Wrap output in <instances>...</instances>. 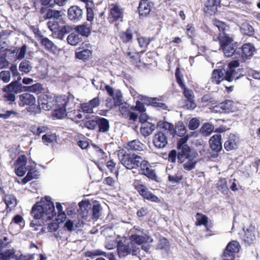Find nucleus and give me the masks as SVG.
Segmentation results:
<instances>
[{"label": "nucleus", "mask_w": 260, "mask_h": 260, "mask_svg": "<svg viewBox=\"0 0 260 260\" xmlns=\"http://www.w3.org/2000/svg\"><path fill=\"white\" fill-rule=\"evenodd\" d=\"M124 54L127 59L132 63L135 64L139 61V57L138 53L135 51H126Z\"/></svg>", "instance_id": "c9c22d12"}, {"label": "nucleus", "mask_w": 260, "mask_h": 260, "mask_svg": "<svg viewBox=\"0 0 260 260\" xmlns=\"http://www.w3.org/2000/svg\"><path fill=\"white\" fill-rule=\"evenodd\" d=\"M214 130V126L209 123H206L203 124L201 129V132L205 136L210 135Z\"/></svg>", "instance_id": "ea45409f"}, {"label": "nucleus", "mask_w": 260, "mask_h": 260, "mask_svg": "<svg viewBox=\"0 0 260 260\" xmlns=\"http://www.w3.org/2000/svg\"><path fill=\"white\" fill-rule=\"evenodd\" d=\"M213 24L215 29H218L219 32L217 38L224 55L228 57L232 56L236 51V46L233 43V40L224 32L226 25L223 22L216 20H213Z\"/></svg>", "instance_id": "7ed1b4c3"}, {"label": "nucleus", "mask_w": 260, "mask_h": 260, "mask_svg": "<svg viewBox=\"0 0 260 260\" xmlns=\"http://www.w3.org/2000/svg\"><path fill=\"white\" fill-rule=\"evenodd\" d=\"M217 187L222 193L226 194L228 191V188L226 185L225 179H220L217 183Z\"/></svg>", "instance_id": "79ce46f5"}, {"label": "nucleus", "mask_w": 260, "mask_h": 260, "mask_svg": "<svg viewBox=\"0 0 260 260\" xmlns=\"http://www.w3.org/2000/svg\"><path fill=\"white\" fill-rule=\"evenodd\" d=\"M27 158L25 155H20L15 162V173L20 177L25 175L26 171H28L26 176L22 179L23 184L26 183L32 179L37 177L38 172L34 169L33 166H27Z\"/></svg>", "instance_id": "39448f33"}, {"label": "nucleus", "mask_w": 260, "mask_h": 260, "mask_svg": "<svg viewBox=\"0 0 260 260\" xmlns=\"http://www.w3.org/2000/svg\"><path fill=\"white\" fill-rule=\"evenodd\" d=\"M220 0H208L205 4L204 12L209 15H214L217 11Z\"/></svg>", "instance_id": "f3484780"}, {"label": "nucleus", "mask_w": 260, "mask_h": 260, "mask_svg": "<svg viewBox=\"0 0 260 260\" xmlns=\"http://www.w3.org/2000/svg\"><path fill=\"white\" fill-rule=\"evenodd\" d=\"M112 97L114 100V104L115 106H117L123 103L122 94L120 90H115L114 94Z\"/></svg>", "instance_id": "37998d69"}, {"label": "nucleus", "mask_w": 260, "mask_h": 260, "mask_svg": "<svg viewBox=\"0 0 260 260\" xmlns=\"http://www.w3.org/2000/svg\"><path fill=\"white\" fill-rule=\"evenodd\" d=\"M177 158L178 162L182 164L183 169L187 171L194 169L198 162L189 147L184 146L183 150L179 152Z\"/></svg>", "instance_id": "423d86ee"}, {"label": "nucleus", "mask_w": 260, "mask_h": 260, "mask_svg": "<svg viewBox=\"0 0 260 260\" xmlns=\"http://www.w3.org/2000/svg\"><path fill=\"white\" fill-rule=\"evenodd\" d=\"M54 205L51 198L45 197L38 202L32 207L31 214L36 219L43 218L44 219H53L54 213Z\"/></svg>", "instance_id": "f03ea898"}, {"label": "nucleus", "mask_w": 260, "mask_h": 260, "mask_svg": "<svg viewBox=\"0 0 260 260\" xmlns=\"http://www.w3.org/2000/svg\"><path fill=\"white\" fill-rule=\"evenodd\" d=\"M107 243L106 244V247L108 249H112L115 247H117L120 244V243H118L116 240H111L110 241H108L107 239Z\"/></svg>", "instance_id": "052dcab7"}, {"label": "nucleus", "mask_w": 260, "mask_h": 260, "mask_svg": "<svg viewBox=\"0 0 260 260\" xmlns=\"http://www.w3.org/2000/svg\"><path fill=\"white\" fill-rule=\"evenodd\" d=\"M197 222L196 224L198 226L204 225H206L208 222V218L205 215L197 213Z\"/></svg>", "instance_id": "3c124183"}, {"label": "nucleus", "mask_w": 260, "mask_h": 260, "mask_svg": "<svg viewBox=\"0 0 260 260\" xmlns=\"http://www.w3.org/2000/svg\"><path fill=\"white\" fill-rule=\"evenodd\" d=\"M71 30V28L68 25H64L63 26H60V28L58 31L57 37L60 39H62L64 35L69 33Z\"/></svg>", "instance_id": "de8ad7c7"}, {"label": "nucleus", "mask_w": 260, "mask_h": 260, "mask_svg": "<svg viewBox=\"0 0 260 260\" xmlns=\"http://www.w3.org/2000/svg\"><path fill=\"white\" fill-rule=\"evenodd\" d=\"M75 30L83 36L88 37L90 34V26L87 24L78 25L75 27Z\"/></svg>", "instance_id": "72a5a7b5"}, {"label": "nucleus", "mask_w": 260, "mask_h": 260, "mask_svg": "<svg viewBox=\"0 0 260 260\" xmlns=\"http://www.w3.org/2000/svg\"><path fill=\"white\" fill-rule=\"evenodd\" d=\"M123 16V10L117 5H114L110 10V16L114 21H122Z\"/></svg>", "instance_id": "b1692460"}, {"label": "nucleus", "mask_w": 260, "mask_h": 260, "mask_svg": "<svg viewBox=\"0 0 260 260\" xmlns=\"http://www.w3.org/2000/svg\"><path fill=\"white\" fill-rule=\"evenodd\" d=\"M97 126H98L99 133H107L110 129L109 121L105 118L98 117Z\"/></svg>", "instance_id": "4be33fe9"}, {"label": "nucleus", "mask_w": 260, "mask_h": 260, "mask_svg": "<svg viewBox=\"0 0 260 260\" xmlns=\"http://www.w3.org/2000/svg\"><path fill=\"white\" fill-rule=\"evenodd\" d=\"M19 98L24 105L32 106L36 103V98L34 95L28 93H24L21 94Z\"/></svg>", "instance_id": "393cba45"}, {"label": "nucleus", "mask_w": 260, "mask_h": 260, "mask_svg": "<svg viewBox=\"0 0 260 260\" xmlns=\"http://www.w3.org/2000/svg\"><path fill=\"white\" fill-rule=\"evenodd\" d=\"M200 125V121L196 118H193L190 120L188 127L191 130L196 129Z\"/></svg>", "instance_id": "4d7b16f0"}, {"label": "nucleus", "mask_w": 260, "mask_h": 260, "mask_svg": "<svg viewBox=\"0 0 260 260\" xmlns=\"http://www.w3.org/2000/svg\"><path fill=\"white\" fill-rule=\"evenodd\" d=\"M64 227L68 231L71 232L75 230V224L73 221L69 219L66 222Z\"/></svg>", "instance_id": "69168bd1"}, {"label": "nucleus", "mask_w": 260, "mask_h": 260, "mask_svg": "<svg viewBox=\"0 0 260 260\" xmlns=\"http://www.w3.org/2000/svg\"><path fill=\"white\" fill-rule=\"evenodd\" d=\"M40 41L42 45L50 51H55L57 49L54 44L47 38L40 36Z\"/></svg>", "instance_id": "7c9ffc66"}, {"label": "nucleus", "mask_w": 260, "mask_h": 260, "mask_svg": "<svg viewBox=\"0 0 260 260\" xmlns=\"http://www.w3.org/2000/svg\"><path fill=\"white\" fill-rule=\"evenodd\" d=\"M240 248V244L236 241L229 243L222 253L223 260H233L234 254L239 252Z\"/></svg>", "instance_id": "9d476101"}, {"label": "nucleus", "mask_w": 260, "mask_h": 260, "mask_svg": "<svg viewBox=\"0 0 260 260\" xmlns=\"http://www.w3.org/2000/svg\"><path fill=\"white\" fill-rule=\"evenodd\" d=\"M55 103V109L53 114L54 117L60 119L66 116L76 123L83 119L84 114L82 113V111L75 110V103L73 100H70L68 96H57Z\"/></svg>", "instance_id": "f257e3e1"}, {"label": "nucleus", "mask_w": 260, "mask_h": 260, "mask_svg": "<svg viewBox=\"0 0 260 260\" xmlns=\"http://www.w3.org/2000/svg\"><path fill=\"white\" fill-rule=\"evenodd\" d=\"M91 54V51L87 49L78 48L76 52V58L82 60L87 59Z\"/></svg>", "instance_id": "c756f323"}, {"label": "nucleus", "mask_w": 260, "mask_h": 260, "mask_svg": "<svg viewBox=\"0 0 260 260\" xmlns=\"http://www.w3.org/2000/svg\"><path fill=\"white\" fill-rule=\"evenodd\" d=\"M241 50V58L243 61H245L252 56L255 48L251 44L247 43L242 46Z\"/></svg>", "instance_id": "a211bd4d"}, {"label": "nucleus", "mask_w": 260, "mask_h": 260, "mask_svg": "<svg viewBox=\"0 0 260 260\" xmlns=\"http://www.w3.org/2000/svg\"><path fill=\"white\" fill-rule=\"evenodd\" d=\"M60 16V12L59 11L49 9L44 17L45 19L57 18Z\"/></svg>", "instance_id": "49530a36"}, {"label": "nucleus", "mask_w": 260, "mask_h": 260, "mask_svg": "<svg viewBox=\"0 0 260 260\" xmlns=\"http://www.w3.org/2000/svg\"><path fill=\"white\" fill-rule=\"evenodd\" d=\"M119 111L122 115H127L129 113L131 107L128 104L123 102L121 104H119L118 106Z\"/></svg>", "instance_id": "09e8293b"}, {"label": "nucleus", "mask_w": 260, "mask_h": 260, "mask_svg": "<svg viewBox=\"0 0 260 260\" xmlns=\"http://www.w3.org/2000/svg\"><path fill=\"white\" fill-rule=\"evenodd\" d=\"M27 46L24 44L19 49V51L17 54L16 58L18 60H21L25 57V55L26 52Z\"/></svg>", "instance_id": "5fc2aeb1"}, {"label": "nucleus", "mask_w": 260, "mask_h": 260, "mask_svg": "<svg viewBox=\"0 0 260 260\" xmlns=\"http://www.w3.org/2000/svg\"><path fill=\"white\" fill-rule=\"evenodd\" d=\"M69 19L74 22H78L81 19L83 16L82 10L79 7L74 6L68 10Z\"/></svg>", "instance_id": "2eb2a0df"}, {"label": "nucleus", "mask_w": 260, "mask_h": 260, "mask_svg": "<svg viewBox=\"0 0 260 260\" xmlns=\"http://www.w3.org/2000/svg\"><path fill=\"white\" fill-rule=\"evenodd\" d=\"M133 186L144 199L154 202H159V198L149 191L148 188L145 185L140 183L139 180H135Z\"/></svg>", "instance_id": "1a4fd4ad"}, {"label": "nucleus", "mask_w": 260, "mask_h": 260, "mask_svg": "<svg viewBox=\"0 0 260 260\" xmlns=\"http://www.w3.org/2000/svg\"><path fill=\"white\" fill-rule=\"evenodd\" d=\"M3 257L5 260L13 259L14 260H22L18 254H16L14 249H10L7 250L3 254Z\"/></svg>", "instance_id": "f704fd0d"}, {"label": "nucleus", "mask_w": 260, "mask_h": 260, "mask_svg": "<svg viewBox=\"0 0 260 260\" xmlns=\"http://www.w3.org/2000/svg\"><path fill=\"white\" fill-rule=\"evenodd\" d=\"M168 137L166 134L159 131L155 133L153 137V144L158 149H162L168 144Z\"/></svg>", "instance_id": "f8f14e48"}, {"label": "nucleus", "mask_w": 260, "mask_h": 260, "mask_svg": "<svg viewBox=\"0 0 260 260\" xmlns=\"http://www.w3.org/2000/svg\"><path fill=\"white\" fill-rule=\"evenodd\" d=\"M157 126L160 128L167 130L172 133L174 131V126L172 124L164 121H159L157 123Z\"/></svg>", "instance_id": "c03bdc74"}, {"label": "nucleus", "mask_w": 260, "mask_h": 260, "mask_svg": "<svg viewBox=\"0 0 260 260\" xmlns=\"http://www.w3.org/2000/svg\"><path fill=\"white\" fill-rule=\"evenodd\" d=\"M140 15L146 16L148 14L151 10V7L147 0H141L138 8Z\"/></svg>", "instance_id": "bb28decb"}, {"label": "nucleus", "mask_w": 260, "mask_h": 260, "mask_svg": "<svg viewBox=\"0 0 260 260\" xmlns=\"http://www.w3.org/2000/svg\"><path fill=\"white\" fill-rule=\"evenodd\" d=\"M241 31L242 34L248 36H252L254 34V29L250 24L243 23L241 27Z\"/></svg>", "instance_id": "a19ab883"}, {"label": "nucleus", "mask_w": 260, "mask_h": 260, "mask_svg": "<svg viewBox=\"0 0 260 260\" xmlns=\"http://www.w3.org/2000/svg\"><path fill=\"white\" fill-rule=\"evenodd\" d=\"M47 26L50 30L54 33L58 32L60 28L58 22L55 19L49 20L47 22Z\"/></svg>", "instance_id": "a18cd8bd"}, {"label": "nucleus", "mask_w": 260, "mask_h": 260, "mask_svg": "<svg viewBox=\"0 0 260 260\" xmlns=\"http://www.w3.org/2000/svg\"><path fill=\"white\" fill-rule=\"evenodd\" d=\"M5 92V94L4 95V98L5 99L10 102H13L15 101V94L10 92V91H4Z\"/></svg>", "instance_id": "13d9d810"}, {"label": "nucleus", "mask_w": 260, "mask_h": 260, "mask_svg": "<svg viewBox=\"0 0 260 260\" xmlns=\"http://www.w3.org/2000/svg\"><path fill=\"white\" fill-rule=\"evenodd\" d=\"M157 249L160 250L162 254H168L170 249V244L165 238H160L157 245Z\"/></svg>", "instance_id": "c85d7f7f"}, {"label": "nucleus", "mask_w": 260, "mask_h": 260, "mask_svg": "<svg viewBox=\"0 0 260 260\" xmlns=\"http://www.w3.org/2000/svg\"><path fill=\"white\" fill-rule=\"evenodd\" d=\"M16 114L17 112L13 110H8L3 113H0V118L6 119L9 118L12 115H16Z\"/></svg>", "instance_id": "0e129e2a"}, {"label": "nucleus", "mask_w": 260, "mask_h": 260, "mask_svg": "<svg viewBox=\"0 0 260 260\" xmlns=\"http://www.w3.org/2000/svg\"><path fill=\"white\" fill-rule=\"evenodd\" d=\"M67 41L69 44L73 46H76L81 42L82 39L79 37L78 35L72 33L68 36Z\"/></svg>", "instance_id": "e433bc0d"}, {"label": "nucleus", "mask_w": 260, "mask_h": 260, "mask_svg": "<svg viewBox=\"0 0 260 260\" xmlns=\"http://www.w3.org/2000/svg\"><path fill=\"white\" fill-rule=\"evenodd\" d=\"M210 148L216 152H218L222 149L221 135L216 134L213 135L209 141Z\"/></svg>", "instance_id": "6ab92c4d"}, {"label": "nucleus", "mask_w": 260, "mask_h": 260, "mask_svg": "<svg viewBox=\"0 0 260 260\" xmlns=\"http://www.w3.org/2000/svg\"><path fill=\"white\" fill-rule=\"evenodd\" d=\"M183 93L187 101L193 100L194 99V95L191 90L184 88Z\"/></svg>", "instance_id": "e2e57ef3"}, {"label": "nucleus", "mask_w": 260, "mask_h": 260, "mask_svg": "<svg viewBox=\"0 0 260 260\" xmlns=\"http://www.w3.org/2000/svg\"><path fill=\"white\" fill-rule=\"evenodd\" d=\"M98 117L96 116L94 119L86 121L84 124L85 126L89 129H94L97 126Z\"/></svg>", "instance_id": "603ef678"}, {"label": "nucleus", "mask_w": 260, "mask_h": 260, "mask_svg": "<svg viewBox=\"0 0 260 260\" xmlns=\"http://www.w3.org/2000/svg\"><path fill=\"white\" fill-rule=\"evenodd\" d=\"M4 201L9 208L14 207L17 204V200L15 197L12 194L6 195Z\"/></svg>", "instance_id": "58836bf2"}, {"label": "nucleus", "mask_w": 260, "mask_h": 260, "mask_svg": "<svg viewBox=\"0 0 260 260\" xmlns=\"http://www.w3.org/2000/svg\"><path fill=\"white\" fill-rule=\"evenodd\" d=\"M138 41L139 44V46L141 48H145L147 47V46L149 44V42L148 41L147 39L143 38L140 37L138 38Z\"/></svg>", "instance_id": "338daca9"}, {"label": "nucleus", "mask_w": 260, "mask_h": 260, "mask_svg": "<svg viewBox=\"0 0 260 260\" xmlns=\"http://www.w3.org/2000/svg\"><path fill=\"white\" fill-rule=\"evenodd\" d=\"M56 99L54 100L51 96L44 95L39 99V104L41 108L45 110H49L52 108L55 109Z\"/></svg>", "instance_id": "4468645a"}, {"label": "nucleus", "mask_w": 260, "mask_h": 260, "mask_svg": "<svg viewBox=\"0 0 260 260\" xmlns=\"http://www.w3.org/2000/svg\"><path fill=\"white\" fill-rule=\"evenodd\" d=\"M10 73L8 71H3L0 72V79L5 83H8L10 81Z\"/></svg>", "instance_id": "864d4df0"}, {"label": "nucleus", "mask_w": 260, "mask_h": 260, "mask_svg": "<svg viewBox=\"0 0 260 260\" xmlns=\"http://www.w3.org/2000/svg\"><path fill=\"white\" fill-rule=\"evenodd\" d=\"M144 145L138 140H133L127 143V148L131 150L142 151L143 150Z\"/></svg>", "instance_id": "2f4dec72"}, {"label": "nucleus", "mask_w": 260, "mask_h": 260, "mask_svg": "<svg viewBox=\"0 0 260 260\" xmlns=\"http://www.w3.org/2000/svg\"><path fill=\"white\" fill-rule=\"evenodd\" d=\"M155 128V124L149 122H144L142 123L140 131L143 136L147 137L150 135Z\"/></svg>", "instance_id": "aec40b11"}, {"label": "nucleus", "mask_w": 260, "mask_h": 260, "mask_svg": "<svg viewBox=\"0 0 260 260\" xmlns=\"http://www.w3.org/2000/svg\"><path fill=\"white\" fill-rule=\"evenodd\" d=\"M254 232L255 228L253 226H249L245 232L243 240L247 244L250 245L253 243L255 240V237Z\"/></svg>", "instance_id": "5701e85b"}, {"label": "nucleus", "mask_w": 260, "mask_h": 260, "mask_svg": "<svg viewBox=\"0 0 260 260\" xmlns=\"http://www.w3.org/2000/svg\"><path fill=\"white\" fill-rule=\"evenodd\" d=\"M238 138L235 135L231 134L225 141L224 146L227 151L232 150L237 148Z\"/></svg>", "instance_id": "412c9836"}, {"label": "nucleus", "mask_w": 260, "mask_h": 260, "mask_svg": "<svg viewBox=\"0 0 260 260\" xmlns=\"http://www.w3.org/2000/svg\"><path fill=\"white\" fill-rule=\"evenodd\" d=\"M18 82V80L12 82L10 84L3 88V91H10L15 94L21 92V87L19 84Z\"/></svg>", "instance_id": "a878e982"}, {"label": "nucleus", "mask_w": 260, "mask_h": 260, "mask_svg": "<svg viewBox=\"0 0 260 260\" xmlns=\"http://www.w3.org/2000/svg\"><path fill=\"white\" fill-rule=\"evenodd\" d=\"M118 158L120 162L127 169H132L139 167L142 159L139 155L122 152L118 154Z\"/></svg>", "instance_id": "6e6552de"}, {"label": "nucleus", "mask_w": 260, "mask_h": 260, "mask_svg": "<svg viewBox=\"0 0 260 260\" xmlns=\"http://www.w3.org/2000/svg\"><path fill=\"white\" fill-rule=\"evenodd\" d=\"M32 69V66L31 62L27 60H23L19 64V69L21 72L25 74H28L29 73Z\"/></svg>", "instance_id": "473e14b6"}, {"label": "nucleus", "mask_w": 260, "mask_h": 260, "mask_svg": "<svg viewBox=\"0 0 260 260\" xmlns=\"http://www.w3.org/2000/svg\"><path fill=\"white\" fill-rule=\"evenodd\" d=\"M119 37L123 43H128L131 42L133 39V34L130 29H127L126 31L120 32Z\"/></svg>", "instance_id": "4c0bfd02"}, {"label": "nucleus", "mask_w": 260, "mask_h": 260, "mask_svg": "<svg viewBox=\"0 0 260 260\" xmlns=\"http://www.w3.org/2000/svg\"><path fill=\"white\" fill-rule=\"evenodd\" d=\"M130 240L131 247L136 249L137 251L139 250V248H136L134 245L135 244H137L138 245H142L141 248L145 252H147L149 250L150 247V244L153 241L151 237L146 234L144 235H132L130 237Z\"/></svg>", "instance_id": "0eeeda50"}, {"label": "nucleus", "mask_w": 260, "mask_h": 260, "mask_svg": "<svg viewBox=\"0 0 260 260\" xmlns=\"http://www.w3.org/2000/svg\"><path fill=\"white\" fill-rule=\"evenodd\" d=\"M100 104V98L95 97L88 102L80 104V108L84 113L92 114L94 113L93 109L97 108Z\"/></svg>", "instance_id": "ddd939ff"}, {"label": "nucleus", "mask_w": 260, "mask_h": 260, "mask_svg": "<svg viewBox=\"0 0 260 260\" xmlns=\"http://www.w3.org/2000/svg\"><path fill=\"white\" fill-rule=\"evenodd\" d=\"M24 91H28L30 92H36L42 90V85L40 83H36L31 86H24Z\"/></svg>", "instance_id": "8fccbe9b"}, {"label": "nucleus", "mask_w": 260, "mask_h": 260, "mask_svg": "<svg viewBox=\"0 0 260 260\" xmlns=\"http://www.w3.org/2000/svg\"><path fill=\"white\" fill-rule=\"evenodd\" d=\"M239 63L238 60H234L229 63V69L225 72L224 70H214L212 73V82L218 84L221 81L225 80L229 82L233 79L239 78L236 68L238 67Z\"/></svg>", "instance_id": "20e7f679"}, {"label": "nucleus", "mask_w": 260, "mask_h": 260, "mask_svg": "<svg viewBox=\"0 0 260 260\" xmlns=\"http://www.w3.org/2000/svg\"><path fill=\"white\" fill-rule=\"evenodd\" d=\"M117 252L120 258L124 257L131 252L133 255H136L138 254L137 250L131 247L130 243H127V245L119 244L117 247Z\"/></svg>", "instance_id": "dca6fc26"}, {"label": "nucleus", "mask_w": 260, "mask_h": 260, "mask_svg": "<svg viewBox=\"0 0 260 260\" xmlns=\"http://www.w3.org/2000/svg\"><path fill=\"white\" fill-rule=\"evenodd\" d=\"M56 209L58 212V214L56 216V213L54 212L55 215L54 218L55 220L58 222H61L66 218V214L63 210L62 205L59 203H56Z\"/></svg>", "instance_id": "cd10ccee"}, {"label": "nucleus", "mask_w": 260, "mask_h": 260, "mask_svg": "<svg viewBox=\"0 0 260 260\" xmlns=\"http://www.w3.org/2000/svg\"><path fill=\"white\" fill-rule=\"evenodd\" d=\"M187 140L186 137L180 138L177 143V148L180 151H182L184 146L188 147L185 144Z\"/></svg>", "instance_id": "bf43d9fd"}, {"label": "nucleus", "mask_w": 260, "mask_h": 260, "mask_svg": "<svg viewBox=\"0 0 260 260\" xmlns=\"http://www.w3.org/2000/svg\"><path fill=\"white\" fill-rule=\"evenodd\" d=\"M105 253L103 252L100 250H94L92 251H87L85 253V255L87 257H90L92 259L95 258L96 256L104 255Z\"/></svg>", "instance_id": "6e6d98bb"}, {"label": "nucleus", "mask_w": 260, "mask_h": 260, "mask_svg": "<svg viewBox=\"0 0 260 260\" xmlns=\"http://www.w3.org/2000/svg\"><path fill=\"white\" fill-rule=\"evenodd\" d=\"M87 11V19L88 21L91 22L94 19V13L93 10L89 7H86Z\"/></svg>", "instance_id": "774afa93"}, {"label": "nucleus", "mask_w": 260, "mask_h": 260, "mask_svg": "<svg viewBox=\"0 0 260 260\" xmlns=\"http://www.w3.org/2000/svg\"><path fill=\"white\" fill-rule=\"evenodd\" d=\"M139 167L141 174L146 176L151 180L157 181V177L155 171L148 161L142 159Z\"/></svg>", "instance_id": "9b49d317"}, {"label": "nucleus", "mask_w": 260, "mask_h": 260, "mask_svg": "<svg viewBox=\"0 0 260 260\" xmlns=\"http://www.w3.org/2000/svg\"><path fill=\"white\" fill-rule=\"evenodd\" d=\"M10 71L12 73L13 77L18 76L17 80L20 81L21 79V77L20 76L19 72H18L17 67L16 64H13L10 67Z\"/></svg>", "instance_id": "680f3d73"}]
</instances>
